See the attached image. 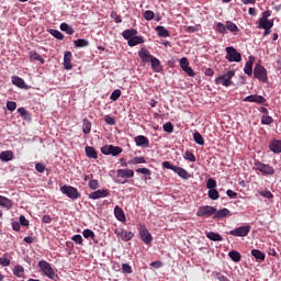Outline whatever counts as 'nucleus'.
Masks as SVG:
<instances>
[{
  "instance_id": "25",
  "label": "nucleus",
  "mask_w": 281,
  "mask_h": 281,
  "mask_svg": "<svg viewBox=\"0 0 281 281\" xmlns=\"http://www.w3.org/2000/svg\"><path fill=\"white\" fill-rule=\"evenodd\" d=\"M0 207H5V210H12V200L0 195Z\"/></svg>"
},
{
  "instance_id": "22",
  "label": "nucleus",
  "mask_w": 281,
  "mask_h": 281,
  "mask_svg": "<svg viewBox=\"0 0 281 281\" xmlns=\"http://www.w3.org/2000/svg\"><path fill=\"white\" fill-rule=\"evenodd\" d=\"M150 65H151L153 71H155L156 74H160L162 67H161V61L159 60V58L154 57L150 61Z\"/></svg>"
},
{
  "instance_id": "1",
  "label": "nucleus",
  "mask_w": 281,
  "mask_h": 281,
  "mask_svg": "<svg viewBox=\"0 0 281 281\" xmlns=\"http://www.w3.org/2000/svg\"><path fill=\"white\" fill-rule=\"evenodd\" d=\"M37 267L41 269V271L46 276V278H49V280H54L55 278H58L56 274V271H54V268H52V263L41 260L37 263Z\"/></svg>"
},
{
  "instance_id": "49",
  "label": "nucleus",
  "mask_w": 281,
  "mask_h": 281,
  "mask_svg": "<svg viewBox=\"0 0 281 281\" xmlns=\"http://www.w3.org/2000/svg\"><path fill=\"white\" fill-rule=\"evenodd\" d=\"M261 124H266V125L273 124V117H271L269 114H265L261 117Z\"/></svg>"
},
{
  "instance_id": "7",
  "label": "nucleus",
  "mask_w": 281,
  "mask_h": 281,
  "mask_svg": "<svg viewBox=\"0 0 281 281\" xmlns=\"http://www.w3.org/2000/svg\"><path fill=\"white\" fill-rule=\"evenodd\" d=\"M249 232H251V226L246 225V226H239L233 231H229V235L231 236H235V237H245L248 236Z\"/></svg>"
},
{
  "instance_id": "41",
  "label": "nucleus",
  "mask_w": 281,
  "mask_h": 281,
  "mask_svg": "<svg viewBox=\"0 0 281 281\" xmlns=\"http://www.w3.org/2000/svg\"><path fill=\"white\" fill-rule=\"evenodd\" d=\"M215 83L223 85V87H232V81H229L221 76L215 79Z\"/></svg>"
},
{
  "instance_id": "44",
  "label": "nucleus",
  "mask_w": 281,
  "mask_h": 281,
  "mask_svg": "<svg viewBox=\"0 0 281 281\" xmlns=\"http://www.w3.org/2000/svg\"><path fill=\"white\" fill-rule=\"evenodd\" d=\"M74 43H75V47H89V41L85 38L76 40Z\"/></svg>"
},
{
  "instance_id": "52",
  "label": "nucleus",
  "mask_w": 281,
  "mask_h": 281,
  "mask_svg": "<svg viewBox=\"0 0 281 281\" xmlns=\"http://www.w3.org/2000/svg\"><path fill=\"white\" fill-rule=\"evenodd\" d=\"M88 186L90 190H98V188H100V181L92 179L89 181Z\"/></svg>"
},
{
  "instance_id": "26",
  "label": "nucleus",
  "mask_w": 281,
  "mask_h": 281,
  "mask_svg": "<svg viewBox=\"0 0 281 281\" xmlns=\"http://www.w3.org/2000/svg\"><path fill=\"white\" fill-rule=\"evenodd\" d=\"M122 36H123V38H125V41L128 42L134 36H137V30H134V29L125 30V31H123Z\"/></svg>"
},
{
  "instance_id": "35",
  "label": "nucleus",
  "mask_w": 281,
  "mask_h": 281,
  "mask_svg": "<svg viewBox=\"0 0 281 281\" xmlns=\"http://www.w3.org/2000/svg\"><path fill=\"white\" fill-rule=\"evenodd\" d=\"M82 133L83 135H89L91 133V121L88 119H83Z\"/></svg>"
},
{
  "instance_id": "50",
  "label": "nucleus",
  "mask_w": 281,
  "mask_h": 281,
  "mask_svg": "<svg viewBox=\"0 0 281 281\" xmlns=\"http://www.w3.org/2000/svg\"><path fill=\"white\" fill-rule=\"evenodd\" d=\"M183 158L187 159L188 161H192V162L196 161V156H194V154H192V151H189V150L184 153Z\"/></svg>"
},
{
  "instance_id": "37",
  "label": "nucleus",
  "mask_w": 281,
  "mask_h": 281,
  "mask_svg": "<svg viewBox=\"0 0 281 281\" xmlns=\"http://www.w3.org/2000/svg\"><path fill=\"white\" fill-rule=\"evenodd\" d=\"M31 60H38L41 65H45V59L36 50L30 53Z\"/></svg>"
},
{
  "instance_id": "9",
  "label": "nucleus",
  "mask_w": 281,
  "mask_h": 281,
  "mask_svg": "<svg viewBox=\"0 0 281 281\" xmlns=\"http://www.w3.org/2000/svg\"><path fill=\"white\" fill-rule=\"evenodd\" d=\"M213 214H216V207L210 205L200 206L196 212V216L210 217L213 216Z\"/></svg>"
},
{
  "instance_id": "56",
  "label": "nucleus",
  "mask_w": 281,
  "mask_h": 281,
  "mask_svg": "<svg viewBox=\"0 0 281 281\" xmlns=\"http://www.w3.org/2000/svg\"><path fill=\"white\" fill-rule=\"evenodd\" d=\"M111 19H113L114 23H122V15L117 14V12H111Z\"/></svg>"
},
{
  "instance_id": "4",
  "label": "nucleus",
  "mask_w": 281,
  "mask_h": 281,
  "mask_svg": "<svg viewBox=\"0 0 281 281\" xmlns=\"http://www.w3.org/2000/svg\"><path fill=\"white\" fill-rule=\"evenodd\" d=\"M254 77L260 82H269V77L267 76V68L260 64H256L254 68Z\"/></svg>"
},
{
  "instance_id": "38",
  "label": "nucleus",
  "mask_w": 281,
  "mask_h": 281,
  "mask_svg": "<svg viewBox=\"0 0 281 281\" xmlns=\"http://www.w3.org/2000/svg\"><path fill=\"white\" fill-rule=\"evenodd\" d=\"M193 139H194L195 144H199V146L205 145V139L203 138V135H201V133H199V132H195L193 134Z\"/></svg>"
},
{
  "instance_id": "45",
  "label": "nucleus",
  "mask_w": 281,
  "mask_h": 281,
  "mask_svg": "<svg viewBox=\"0 0 281 281\" xmlns=\"http://www.w3.org/2000/svg\"><path fill=\"white\" fill-rule=\"evenodd\" d=\"M49 34H52V36H54L55 38H57V41H63V38H65V35L58 31V30H50Z\"/></svg>"
},
{
  "instance_id": "61",
  "label": "nucleus",
  "mask_w": 281,
  "mask_h": 281,
  "mask_svg": "<svg viewBox=\"0 0 281 281\" xmlns=\"http://www.w3.org/2000/svg\"><path fill=\"white\" fill-rule=\"evenodd\" d=\"M122 271H123V273H133V268L128 263H123Z\"/></svg>"
},
{
  "instance_id": "34",
  "label": "nucleus",
  "mask_w": 281,
  "mask_h": 281,
  "mask_svg": "<svg viewBox=\"0 0 281 281\" xmlns=\"http://www.w3.org/2000/svg\"><path fill=\"white\" fill-rule=\"evenodd\" d=\"M251 256H254V258L256 260H258L259 262H263L266 256H265V252L258 250V249H252L251 250Z\"/></svg>"
},
{
  "instance_id": "39",
  "label": "nucleus",
  "mask_w": 281,
  "mask_h": 281,
  "mask_svg": "<svg viewBox=\"0 0 281 281\" xmlns=\"http://www.w3.org/2000/svg\"><path fill=\"white\" fill-rule=\"evenodd\" d=\"M137 164H146V158L134 157L131 160H128V166H137Z\"/></svg>"
},
{
  "instance_id": "40",
  "label": "nucleus",
  "mask_w": 281,
  "mask_h": 281,
  "mask_svg": "<svg viewBox=\"0 0 281 281\" xmlns=\"http://www.w3.org/2000/svg\"><path fill=\"white\" fill-rule=\"evenodd\" d=\"M23 273H25V270L23 269V266H15L13 269V276L16 278H23Z\"/></svg>"
},
{
  "instance_id": "53",
  "label": "nucleus",
  "mask_w": 281,
  "mask_h": 281,
  "mask_svg": "<svg viewBox=\"0 0 281 281\" xmlns=\"http://www.w3.org/2000/svg\"><path fill=\"white\" fill-rule=\"evenodd\" d=\"M162 128H164L165 133H173L175 125H172L170 122H167L162 125Z\"/></svg>"
},
{
  "instance_id": "30",
  "label": "nucleus",
  "mask_w": 281,
  "mask_h": 281,
  "mask_svg": "<svg viewBox=\"0 0 281 281\" xmlns=\"http://www.w3.org/2000/svg\"><path fill=\"white\" fill-rule=\"evenodd\" d=\"M227 216H229V209H222V210L216 211V212L214 213L213 218H214V220H216V218L221 220V218H225V217H227Z\"/></svg>"
},
{
  "instance_id": "11",
  "label": "nucleus",
  "mask_w": 281,
  "mask_h": 281,
  "mask_svg": "<svg viewBox=\"0 0 281 281\" xmlns=\"http://www.w3.org/2000/svg\"><path fill=\"white\" fill-rule=\"evenodd\" d=\"M243 102H255L256 104H265L267 99L260 94H250L243 99Z\"/></svg>"
},
{
  "instance_id": "51",
  "label": "nucleus",
  "mask_w": 281,
  "mask_h": 281,
  "mask_svg": "<svg viewBox=\"0 0 281 281\" xmlns=\"http://www.w3.org/2000/svg\"><path fill=\"white\" fill-rule=\"evenodd\" d=\"M143 16L146 21H153L155 19V12L147 10L143 13Z\"/></svg>"
},
{
  "instance_id": "12",
  "label": "nucleus",
  "mask_w": 281,
  "mask_h": 281,
  "mask_svg": "<svg viewBox=\"0 0 281 281\" xmlns=\"http://www.w3.org/2000/svg\"><path fill=\"white\" fill-rule=\"evenodd\" d=\"M138 57L140 58L142 63H150L155 58V56H153L150 50H148L146 47L139 49Z\"/></svg>"
},
{
  "instance_id": "46",
  "label": "nucleus",
  "mask_w": 281,
  "mask_h": 281,
  "mask_svg": "<svg viewBox=\"0 0 281 281\" xmlns=\"http://www.w3.org/2000/svg\"><path fill=\"white\" fill-rule=\"evenodd\" d=\"M121 95H122V90L116 89L112 92L110 100H112L113 102H117V100H120Z\"/></svg>"
},
{
  "instance_id": "33",
  "label": "nucleus",
  "mask_w": 281,
  "mask_h": 281,
  "mask_svg": "<svg viewBox=\"0 0 281 281\" xmlns=\"http://www.w3.org/2000/svg\"><path fill=\"white\" fill-rule=\"evenodd\" d=\"M60 30L61 32H66L69 36H74V34H76V30L65 22L60 24Z\"/></svg>"
},
{
  "instance_id": "27",
  "label": "nucleus",
  "mask_w": 281,
  "mask_h": 281,
  "mask_svg": "<svg viewBox=\"0 0 281 281\" xmlns=\"http://www.w3.org/2000/svg\"><path fill=\"white\" fill-rule=\"evenodd\" d=\"M136 172H138V175H145V177H143V181L150 180V175H153V171L146 167L136 169Z\"/></svg>"
},
{
  "instance_id": "5",
  "label": "nucleus",
  "mask_w": 281,
  "mask_h": 281,
  "mask_svg": "<svg viewBox=\"0 0 281 281\" xmlns=\"http://www.w3.org/2000/svg\"><path fill=\"white\" fill-rule=\"evenodd\" d=\"M60 192L63 194H66V196H68V199H71L72 201H76V199H80V192H78V189H76L75 187L65 184L60 187Z\"/></svg>"
},
{
  "instance_id": "63",
  "label": "nucleus",
  "mask_w": 281,
  "mask_h": 281,
  "mask_svg": "<svg viewBox=\"0 0 281 281\" xmlns=\"http://www.w3.org/2000/svg\"><path fill=\"white\" fill-rule=\"evenodd\" d=\"M7 109H8V111H15L16 110V102L8 101L7 102Z\"/></svg>"
},
{
  "instance_id": "29",
  "label": "nucleus",
  "mask_w": 281,
  "mask_h": 281,
  "mask_svg": "<svg viewBox=\"0 0 281 281\" xmlns=\"http://www.w3.org/2000/svg\"><path fill=\"white\" fill-rule=\"evenodd\" d=\"M1 161H12L14 159V153L12 150H5L0 154Z\"/></svg>"
},
{
  "instance_id": "18",
  "label": "nucleus",
  "mask_w": 281,
  "mask_h": 281,
  "mask_svg": "<svg viewBox=\"0 0 281 281\" xmlns=\"http://www.w3.org/2000/svg\"><path fill=\"white\" fill-rule=\"evenodd\" d=\"M116 175L117 177H126L127 179H133V177H135V171L132 169H117Z\"/></svg>"
},
{
  "instance_id": "42",
  "label": "nucleus",
  "mask_w": 281,
  "mask_h": 281,
  "mask_svg": "<svg viewBox=\"0 0 281 281\" xmlns=\"http://www.w3.org/2000/svg\"><path fill=\"white\" fill-rule=\"evenodd\" d=\"M220 194H218V190L216 189H210L209 190V198L212 200V201H218L220 199Z\"/></svg>"
},
{
  "instance_id": "19",
  "label": "nucleus",
  "mask_w": 281,
  "mask_h": 281,
  "mask_svg": "<svg viewBox=\"0 0 281 281\" xmlns=\"http://www.w3.org/2000/svg\"><path fill=\"white\" fill-rule=\"evenodd\" d=\"M173 172L178 175L181 179H190V173L188 170L183 169V167L176 166V169H173Z\"/></svg>"
},
{
  "instance_id": "20",
  "label": "nucleus",
  "mask_w": 281,
  "mask_h": 281,
  "mask_svg": "<svg viewBox=\"0 0 281 281\" xmlns=\"http://www.w3.org/2000/svg\"><path fill=\"white\" fill-rule=\"evenodd\" d=\"M155 31L160 38H168L170 36V31H168L165 26L158 25L156 26Z\"/></svg>"
},
{
  "instance_id": "36",
  "label": "nucleus",
  "mask_w": 281,
  "mask_h": 281,
  "mask_svg": "<svg viewBox=\"0 0 281 281\" xmlns=\"http://www.w3.org/2000/svg\"><path fill=\"white\" fill-rule=\"evenodd\" d=\"M228 257L231 258V260H233V262H240L241 260V256L240 252H238L237 250H231L228 252Z\"/></svg>"
},
{
  "instance_id": "2",
  "label": "nucleus",
  "mask_w": 281,
  "mask_h": 281,
  "mask_svg": "<svg viewBox=\"0 0 281 281\" xmlns=\"http://www.w3.org/2000/svg\"><path fill=\"white\" fill-rule=\"evenodd\" d=\"M254 170H258L259 172H261L265 177H267V175H276V169H273L272 166L260 162V160L256 159L254 161Z\"/></svg>"
},
{
  "instance_id": "43",
  "label": "nucleus",
  "mask_w": 281,
  "mask_h": 281,
  "mask_svg": "<svg viewBox=\"0 0 281 281\" xmlns=\"http://www.w3.org/2000/svg\"><path fill=\"white\" fill-rule=\"evenodd\" d=\"M82 236L83 238H91V240H95V233L89 228L83 229Z\"/></svg>"
},
{
  "instance_id": "54",
  "label": "nucleus",
  "mask_w": 281,
  "mask_h": 281,
  "mask_svg": "<svg viewBox=\"0 0 281 281\" xmlns=\"http://www.w3.org/2000/svg\"><path fill=\"white\" fill-rule=\"evenodd\" d=\"M71 240H74V243H76V245H81L83 246L85 244V239H82V235H74L71 237Z\"/></svg>"
},
{
  "instance_id": "62",
  "label": "nucleus",
  "mask_w": 281,
  "mask_h": 281,
  "mask_svg": "<svg viewBox=\"0 0 281 281\" xmlns=\"http://www.w3.org/2000/svg\"><path fill=\"white\" fill-rule=\"evenodd\" d=\"M0 265L2 267H10V259L5 257V255L3 257L0 258Z\"/></svg>"
},
{
  "instance_id": "16",
  "label": "nucleus",
  "mask_w": 281,
  "mask_h": 281,
  "mask_svg": "<svg viewBox=\"0 0 281 281\" xmlns=\"http://www.w3.org/2000/svg\"><path fill=\"white\" fill-rule=\"evenodd\" d=\"M71 58H72L71 52L67 50L64 53V68L67 71H71V69H74V65H71Z\"/></svg>"
},
{
  "instance_id": "55",
  "label": "nucleus",
  "mask_w": 281,
  "mask_h": 281,
  "mask_svg": "<svg viewBox=\"0 0 281 281\" xmlns=\"http://www.w3.org/2000/svg\"><path fill=\"white\" fill-rule=\"evenodd\" d=\"M216 30H217V32H220V34H227V27L222 22L217 23Z\"/></svg>"
},
{
  "instance_id": "17",
  "label": "nucleus",
  "mask_w": 281,
  "mask_h": 281,
  "mask_svg": "<svg viewBox=\"0 0 281 281\" xmlns=\"http://www.w3.org/2000/svg\"><path fill=\"white\" fill-rule=\"evenodd\" d=\"M269 149L279 155V153H281V140L280 139H272L270 143H269Z\"/></svg>"
},
{
  "instance_id": "64",
  "label": "nucleus",
  "mask_w": 281,
  "mask_h": 281,
  "mask_svg": "<svg viewBox=\"0 0 281 281\" xmlns=\"http://www.w3.org/2000/svg\"><path fill=\"white\" fill-rule=\"evenodd\" d=\"M45 165L44 164H42V162H37L36 165H35V170L37 171V172H41V173H43V172H45Z\"/></svg>"
},
{
  "instance_id": "8",
  "label": "nucleus",
  "mask_w": 281,
  "mask_h": 281,
  "mask_svg": "<svg viewBox=\"0 0 281 281\" xmlns=\"http://www.w3.org/2000/svg\"><path fill=\"white\" fill-rule=\"evenodd\" d=\"M109 194H111V191H109V189H99L88 194V199H92V201H97L98 199H106Z\"/></svg>"
},
{
  "instance_id": "23",
  "label": "nucleus",
  "mask_w": 281,
  "mask_h": 281,
  "mask_svg": "<svg viewBox=\"0 0 281 281\" xmlns=\"http://www.w3.org/2000/svg\"><path fill=\"white\" fill-rule=\"evenodd\" d=\"M142 43H144V37L137 36V35H134L133 38H130V41H127V45L130 47H135L136 45H142Z\"/></svg>"
},
{
  "instance_id": "21",
  "label": "nucleus",
  "mask_w": 281,
  "mask_h": 281,
  "mask_svg": "<svg viewBox=\"0 0 281 281\" xmlns=\"http://www.w3.org/2000/svg\"><path fill=\"white\" fill-rule=\"evenodd\" d=\"M114 216L117 218V221H121V223H124L126 221V215L124 214V210L120 206L114 207Z\"/></svg>"
},
{
  "instance_id": "57",
  "label": "nucleus",
  "mask_w": 281,
  "mask_h": 281,
  "mask_svg": "<svg viewBox=\"0 0 281 281\" xmlns=\"http://www.w3.org/2000/svg\"><path fill=\"white\" fill-rule=\"evenodd\" d=\"M180 67H181L182 71H184V69L190 67V63L188 61V59L186 57H182L180 59Z\"/></svg>"
},
{
  "instance_id": "10",
  "label": "nucleus",
  "mask_w": 281,
  "mask_h": 281,
  "mask_svg": "<svg viewBox=\"0 0 281 281\" xmlns=\"http://www.w3.org/2000/svg\"><path fill=\"white\" fill-rule=\"evenodd\" d=\"M114 234L116 236H119V238H121V240H124L125 243H128V240H133V236H135V234H133V232H128L122 228H116L114 231Z\"/></svg>"
},
{
  "instance_id": "14",
  "label": "nucleus",
  "mask_w": 281,
  "mask_h": 281,
  "mask_svg": "<svg viewBox=\"0 0 281 281\" xmlns=\"http://www.w3.org/2000/svg\"><path fill=\"white\" fill-rule=\"evenodd\" d=\"M254 60H256V57L249 56L248 60L246 61V65L244 67V74H246L247 76L254 75Z\"/></svg>"
},
{
  "instance_id": "48",
  "label": "nucleus",
  "mask_w": 281,
  "mask_h": 281,
  "mask_svg": "<svg viewBox=\"0 0 281 281\" xmlns=\"http://www.w3.org/2000/svg\"><path fill=\"white\" fill-rule=\"evenodd\" d=\"M216 181L214 180V178H209L206 181V188L207 190H216Z\"/></svg>"
},
{
  "instance_id": "32",
  "label": "nucleus",
  "mask_w": 281,
  "mask_h": 281,
  "mask_svg": "<svg viewBox=\"0 0 281 281\" xmlns=\"http://www.w3.org/2000/svg\"><path fill=\"white\" fill-rule=\"evenodd\" d=\"M86 155L89 159H98V151L92 146H86Z\"/></svg>"
},
{
  "instance_id": "58",
  "label": "nucleus",
  "mask_w": 281,
  "mask_h": 281,
  "mask_svg": "<svg viewBox=\"0 0 281 281\" xmlns=\"http://www.w3.org/2000/svg\"><path fill=\"white\" fill-rule=\"evenodd\" d=\"M213 276L218 281H229V279H227V277L221 272H214Z\"/></svg>"
},
{
  "instance_id": "15",
  "label": "nucleus",
  "mask_w": 281,
  "mask_h": 281,
  "mask_svg": "<svg viewBox=\"0 0 281 281\" xmlns=\"http://www.w3.org/2000/svg\"><path fill=\"white\" fill-rule=\"evenodd\" d=\"M134 142L136 144V146H143L144 148H148L150 146V140L148 139V137L144 136V135H138L134 138Z\"/></svg>"
},
{
  "instance_id": "24",
  "label": "nucleus",
  "mask_w": 281,
  "mask_h": 281,
  "mask_svg": "<svg viewBox=\"0 0 281 281\" xmlns=\"http://www.w3.org/2000/svg\"><path fill=\"white\" fill-rule=\"evenodd\" d=\"M259 30H267L273 27V20L259 19Z\"/></svg>"
},
{
  "instance_id": "3",
  "label": "nucleus",
  "mask_w": 281,
  "mask_h": 281,
  "mask_svg": "<svg viewBox=\"0 0 281 281\" xmlns=\"http://www.w3.org/2000/svg\"><path fill=\"white\" fill-rule=\"evenodd\" d=\"M226 50V60L228 63H240L243 60V55L238 53V50L234 46H228L225 48Z\"/></svg>"
},
{
  "instance_id": "59",
  "label": "nucleus",
  "mask_w": 281,
  "mask_h": 281,
  "mask_svg": "<svg viewBox=\"0 0 281 281\" xmlns=\"http://www.w3.org/2000/svg\"><path fill=\"white\" fill-rule=\"evenodd\" d=\"M104 122L109 124L110 126H115V119H113L111 115H105L104 116Z\"/></svg>"
},
{
  "instance_id": "13",
  "label": "nucleus",
  "mask_w": 281,
  "mask_h": 281,
  "mask_svg": "<svg viewBox=\"0 0 281 281\" xmlns=\"http://www.w3.org/2000/svg\"><path fill=\"white\" fill-rule=\"evenodd\" d=\"M139 236L140 240H143L145 245H150V243H153V235L146 229V227H140Z\"/></svg>"
},
{
  "instance_id": "60",
  "label": "nucleus",
  "mask_w": 281,
  "mask_h": 281,
  "mask_svg": "<svg viewBox=\"0 0 281 281\" xmlns=\"http://www.w3.org/2000/svg\"><path fill=\"white\" fill-rule=\"evenodd\" d=\"M236 76V72L234 70H229L227 74L222 75V77L225 80H228V82H232V77Z\"/></svg>"
},
{
  "instance_id": "6",
  "label": "nucleus",
  "mask_w": 281,
  "mask_h": 281,
  "mask_svg": "<svg viewBox=\"0 0 281 281\" xmlns=\"http://www.w3.org/2000/svg\"><path fill=\"white\" fill-rule=\"evenodd\" d=\"M122 147L114 145H105L101 147L102 155H112L113 157H117V155H122Z\"/></svg>"
},
{
  "instance_id": "47",
  "label": "nucleus",
  "mask_w": 281,
  "mask_h": 281,
  "mask_svg": "<svg viewBox=\"0 0 281 281\" xmlns=\"http://www.w3.org/2000/svg\"><path fill=\"white\" fill-rule=\"evenodd\" d=\"M226 30H228V32H238V25H236L232 21H227L226 22Z\"/></svg>"
},
{
  "instance_id": "31",
  "label": "nucleus",
  "mask_w": 281,
  "mask_h": 281,
  "mask_svg": "<svg viewBox=\"0 0 281 281\" xmlns=\"http://www.w3.org/2000/svg\"><path fill=\"white\" fill-rule=\"evenodd\" d=\"M12 83L15 85V87H19L20 89H25V80L21 77L13 76L11 77Z\"/></svg>"
},
{
  "instance_id": "28",
  "label": "nucleus",
  "mask_w": 281,
  "mask_h": 281,
  "mask_svg": "<svg viewBox=\"0 0 281 281\" xmlns=\"http://www.w3.org/2000/svg\"><path fill=\"white\" fill-rule=\"evenodd\" d=\"M206 238H209V240H213L214 243L223 241V236H221V234L214 233V232L206 233Z\"/></svg>"
}]
</instances>
